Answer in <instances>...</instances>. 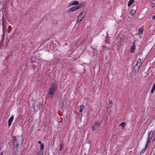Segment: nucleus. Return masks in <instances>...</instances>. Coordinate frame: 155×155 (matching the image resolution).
Returning <instances> with one entry per match:
<instances>
[{
    "label": "nucleus",
    "instance_id": "15",
    "mask_svg": "<svg viewBox=\"0 0 155 155\" xmlns=\"http://www.w3.org/2000/svg\"><path fill=\"white\" fill-rule=\"evenodd\" d=\"M64 147V144L62 142H61L60 146H59V150L60 151H61Z\"/></svg>",
    "mask_w": 155,
    "mask_h": 155
},
{
    "label": "nucleus",
    "instance_id": "30",
    "mask_svg": "<svg viewBox=\"0 0 155 155\" xmlns=\"http://www.w3.org/2000/svg\"><path fill=\"white\" fill-rule=\"evenodd\" d=\"M2 45H0V49H2Z\"/></svg>",
    "mask_w": 155,
    "mask_h": 155
},
{
    "label": "nucleus",
    "instance_id": "22",
    "mask_svg": "<svg viewBox=\"0 0 155 155\" xmlns=\"http://www.w3.org/2000/svg\"><path fill=\"white\" fill-rule=\"evenodd\" d=\"M84 6V5H83V3H81L80 4H79L78 6H77V7H78V9L81 8L83 6Z\"/></svg>",
    "mask_w": 155,
    "mask_h": 155
},
{
    "label": "nucleus",
    "instance_id": "25",
    "mask_svg": "<svg viewBox=\"0 0 155 155\" xmlns=\"http://www.w3.org/2000/svg\"><path fill=\"white\" fill-rule=\"evenodd\" d=\"M150 6L152 8H154L155 7V4L154 3H151L150 5Z\"/></svg>",
    "mask_w": 155,
    "mask_h": 155
},
{
    "label": "nucleus",
    "instance_id": "24",
    "mask_svg": "<svg viewBox=\"0 0 155 155\" xmlns=\"http://www.w3.org/2000/svg\"><path fill=\"white\" fill-rule=\"evenodd\" d=\"M126 124L125 123H124V122H122L121 123L120 125H119V126H122L123 127H124L125 125Z\"/></svg>",
    "mask_w": 155,
    "mask_h": 155
},
{
    "label": "nucleus",
    "instance_id": "8",
    "mask_svg": "<svg viewBox=\"0 0 155 155\" xmlns=\"http://www.w3.org/2000/svg\"><path fill=\"white\" fill-rule=\"evenodd\" d=\"M141 66L136 64L134 67V70L135 73L138 72Z\"/></svg>",
    "mask_w": 155,
    "mask_h": 155
},
{
    "label": "nucleus",
    "instance_id": "3",
    "mask_svg": "<svg viewBox=\"0 0 155 155\" xmlns=\"http://www.w3.org/2000/svg\"><path fill=\"white\" fill-rule=\"evenodd\" d=\"M101 125V123L99 121H95L91 128V131L97 130H99Z\"/></svg>",
    "mask_w": 155,
    "mask_h": 155
},
{
    "label": "nucleus",
    "instance_id": "1",
    "mask_svg": "<svg viewBox=\"0 0 155 155\" xmlns=\"http://www.w3.org/2000/svg\"><path fill=\"white\" fill-rule=\"evenodd\" d=\"M12 141L14 145L17 147L19 145V143L20 142H23L22 138L21 137L17 136L16 137H13L12 138Z\"/></svg>",
    "mask_w": 155,
    "mask_h": 155
},
{
    "label": "nucleus",
    "instance_id": "5",
    "mask_svg": "<svg viewBox=\"0 0 155 155\" xmlns=\"http://www.w3.org/2000/svg\"><path fill=\"white\" fill-rule=\"evenodd\" d=\"M84 12H81L78 16L77 19V23H78L81 22L84 18L85 14L83 15Z\"/></svg>",
    "mask_w": 155,
    "mask_h": 155
},
{
    "label": "nucleus",
    "instance_id": "28",
    "mask_svg": "<svg viewBox=\"0 0 155 155\" xmlns=\"http://www.w3.org/2000/svg\"><path fill=\"white\" fill-rule=\"evenodd\" d=\"M152 19L153 20H155V15H153L152 17Z\"/></svg>",
    "mask_w": 155,
    "mask_h": 155
},
{
    "label": "nucleus",
    "instance_id": "17",
    "mask_svg": "<svg viewBox=\"0 0 155 155\" xmlns=\"http://www.w3.org/2000/svg\"><path fill=\"white\" fill-rule=\"evenodd\" d=\"M134 0H130L128 3V6H130L131 5L134 3Z\"/></svg>",
    "mask_w": 155,
    "mask_h": 155
},
{
    "label": "nucleus",
    "instance_id": "14",
    "mask_svg": "<svg viewBox=\"0 0 155 155\" xmlns=\"http://www.w3.org/2000/svg\"><path fill=\"white\" fill-rule=\"evenodd\" d=\"M138 65H139L141 66L142 64V61L139 58L138 59L137 62V64Z\"/></svg>",
    "mask_w": 155,
    "mask_h": 155
},
{
    "label": "nucleus",
    "instance_id": "31",
    "mask_svg": "<svg viewBox=\"0 0 155 155\" xmlns=\"http://www.w3.org/2000/svg\"><path fill=\"white\" fill-rule=\"evenodd\" d=\"M64 102H63V103H62V107H63V106H64Z\"/></svg>",
    "mask_w": 155,
    "mask_h": 155
},
{
    "label": "nucleus",
    "instance_id": "36",
    "mask_svg": "<svg viewBox=\"0 0 155 155\" xmlns=\"http://www.w3.org/2000/svg\"><path fill=\"white\" fill-rule=\"evenodd\" d=\"M102 47H104V46H102Z\"/></svg>",
    "mask_w": 155,
    "mask_h": 155
},
{
    "label": "nucleus",
    "instance_id": "34",
    "mask_svg": "<svg viewBox=\"0 0 155 155\" xmlns=\"http://www.w3.org/2000/svg\"><path fill=\"white\" fill-rule=\"evenodd\" d=\"M44 61L45 62H47V61L46 60H44L43 62H44Z\"/></svg>",
    "mask_w": 155,
    "mask_h": 155
},
{
    "label": "nucleus",
    "instance_id": "16",
    "mask_svg": "<svg viewBox=\"0 0 155 155\" xmlns=\"http://www.w3.org/2000/svg\"><path fill=\"white\" fill-rule=\"evenodd\" d=\"M124 37H120V44H123V43L124 42Z\"/></svg>",
    "mask_w": 155,
    "mask_h": 155
},
{
    "label": "nucleus",
    "instance_id": "21",
    "mask_svg": "<svg viewBox=\"0 0 155 155\" xmlns=\"http://www.w3.org/2000/svg\"><path fill=\"white\" fill-rule=\"evenodd\" d=\"M5 36V32L4 31L3 32V35H2V36L1 41H2L4 40Z\"/></svg>",
    "mask_w": 155,
    "mask_h": 155
},
{
    "label": "nucleus",
    "instance_id": "9",
    "mask_svg": "<svg viewBox=\"0 0 155 155\" xmlns=\"http://www.w3.org/2000/svg\"><path fill=\"white\" fill-rule=\"evenodd\" d=\"M14 119V117L12 116L9 119L8 121V126L9 127L11 126L12 122Z\"/></svg>",
    "mask_w": 155,
    "mask_h": 155
},
{
    "label": "nucleus",
    "instance_id": "11",
    "mask_svg": "<svg viewBox=\"0 0 155 155\" xmlns=\"http://www.w3.org/2000/svg\"><path fill=\"white\" fill-rule=\"evenodd\" d=\"M143 29L142 27L140 28L138 31L139 33L137 34L138 35H142L143 33Z\"/></svg>",
    "mask_w": 155,
    "mask_h": 155
},
{
    "label": "nucleus",
    "instance_id": "20",
    "mask_svg": "<svg viewBox=\"0 0 155 155\" xmlns=\"http://www.w3.org/2000/svg\"><path fill=\"white\" fill-rule=\"evenodd\" d=\"M136 13V11L135 10L132 9L130 12V13L132 15H134Z\"/></svg>",
    "mask_w": 155,
    "mask_h": 155
},
{
    "label": "nucleus",
    "instance_id": "26",
    "mask_svg": "<svg viewBox=\"0 0 155 155\" xmlns=\"http://www.w3.org/2000/svg\"><path fill=\"white\" fill-rule=\"evenodd\" d=\"M37 155H43V153L41 152H38Z\"/></svg>",
    "mask_w": 155,
    "mask_h": 155
},
{
    "label": "nucleus",
    "instance_id": "6",
    "mask_svg": "<svg viewBox=\"0 0 155 155\" xmlns=\"http://www.w3.org/2000/svg\"><path fill=\"white\" fill-rule=\"evenodd\" d=\"M78 7H77V6H75L72 7L70 8L68 10V12L69 13H71L72 12L74 11L77 9H78Z\"/></svg>",
    "mask_w": 155,
    "mask_h": 155
},
{
    "label": "nucleus",
    "instance_id": "35",
    "mask_svg": "<svg viewBox=\"0 0 155 155\" xmlns=\"http://www.w3.org/2000/svg\"><path fill=\"white\" fill-rule=\"evenodd\" d=\"M155 140V139H153V141L154 142V141Z\"/></svg>",
    "mask_w": 155,
    "mask_h": 155
},
{
    "label": "nucleus",
    "instance_id": "10",
    "mask_svg": "<svg viewBox=\"0 0 155 155\" xmlns=\"http://www.w3.org/2000/svg\"><path fill=\"white\" fill-rule=\"evenodd\" d=\"M79 3L77 1H75L71 2L70 3V6H71L74 5H77Z\"/></svg>",
    "mask_w": 155,
    "mask_h": 155
},
{
    "label": "nucleus",
    "instance_id": "19",
    "mask_svg": "<svg viewBox=\"0 0 155 155\" xmlns=\"http://www.w3.org/2000/svg\"><path fill=\"white\" fill-rule=\"evenodd\" d=\"M155 90V83H154V84L153 85V87H152V88L151 90V93H153L154 91Z\"/></svg>",
    "mask_w": 155,
    "mask_h": 155
},
{
    "label": "nucleus",
    "instance_id": "7",
    "mask_svg": "<svg viewBox=\"0 0 155 155\" xmlns=\"http://www.w3.org/2000/svg\"><path fill=\"white\" fill-rule=\"evenodd\" d=\"M135 41H134L133 43V45L132 46L130 50V52L131 53H133L134 51L135 50Z\"/></svg>",
    "mask_w": 155,
    "mask_h": 155
},
{
    "label": "nucleus",
    "instance_id": "23",
    "mask_svg": "<svg viewBox=\"0 0 155 155\" xmlns=\"http://www.w3.org/2000/svg\"><path fill=\"white\" fill-rule=\"evenodd\" d=\"M40 149L42 150H43L44 149V145L42 143L40 145Z\"/></svg>",
    "mask_w": 155,
    "mask_h": 155
},
{
    "label": "nucleus",
    "instance_id": "32",
    "mask_svg": "<svg viewBox=\"0 0 155 155\" xmlns=\"http://www.w3.org/2000/svg\"><path fill=\"white\" fill-rule=\"evenodd\" d=\"M3 152H2L1 153H0V155H3Z\"/></svg>",
    "mask_w": 155,
    "mask_h": 155
},
{
    "label": "nucleus",
    "instance_id": "12",
    "mask_svg": "<svg viewBox=\"0 0 155 155\" xmlns=\"http://www.w3.org/2000/svg\"><path fill=\"white\" fill-rule=\"evenodd\" d=\"M85 108L84 106L82 104L80 106V109L79 110V112L80 113H81L84 110Z\"/></svg>",
    "mask_w": 155,
    "mask_h": 155
},
{
    "label": "nucleus",
    "instance_id": "29",
    "mask_svg": "<svg viewBox=\"0 0 155 155\" xmlns=\"http://www.w3.org/2000/svg\"><path fill=\"white\" fill-rule=\"evenodd\" d=\"M38 143L40 144V145L41 144H42V143L40 141H38Z\"/></svg>",
    "mask_w": 155,
    "mask_h": 155
},
{
    "label": "nucleus",
    "instance_id": "2",
    "mask_svg": "<svg viewBox=\"0 0 155 155\" xmlns=\"http://www.w3.org/2000/svg\"><path fill=\"white\" fill-rule=\"evenodd\" d=\"M57 83L55 82L53 83L51 86V87L49 91V94L51 95H53L55 94L54 91L57 88Z\"/></svg>",
    "mask_w": 155,
    "mask_h": 155
},
{
    "label": "nucleus",
    "instance_id": "18",
    "mask_svg": "<svg viewBox=\"0 0 155 155\" xmlns=\"http://www.w3.org/2000/svg\"><path fill=\"white\" fill-rule=\"evenodd\" d=\"M148 146H147L146 147V145L144 148L140 152V154H141L142 153H143L145 151V150H146L147 149V148Z\"/></svg>",
    "mask_w": 155,
    "mask_h": 155
},
{
    "label": "nucleus",
    "instance_id": "4",
    "mask_svg": "<svg viewBox=\"0 0 155 155\" xmlns=\"http://www.w3.org/2000/svg\"><path fill=\"white\" fill-rule=\"evenodd\" d=\"M153 134V131H150L148 134V137L147 139L146 147L147 146H149V143H150V140L152 138Z\"/></svg>",
    "mask_w": 155,
    "mask_h": 155
},
{
    "label": "nucleus",
    "instance_id": "33",
    "mask_svg": "<svg viewBox=\"0 0 155 155\" xmlns=\"http://www.w3.org/2000/svg\"><path fill=\"white\" fill-rule=\"evenodd\" d=\"M67 43H65V45H66V46H67Z\"/></svg>",
    "mask_w": 155,
    "mask_h": 155
},
{
    "label": "nucleus",
    "instance_id": "27",
    "mask_svg": "<svg viewBox=\"0 0 155 155\" xmlns=\"http://www.w3.org/2000/svg\"><path fill=\"white\" fill-rule=\"evenodd\" d=\"M109 104H110L111 105V106H112L113 104L112 102L111 101H110Z\"/></svg>",
    "mask_w": 155,
    "mask_h": 155
},
{
    "label": "nucleus",
    "instance_id": "13",
    "mask_svg": "<svg viewBox=\"0 0 155 155\" xmlns=\"http://www.w3.org/2000/svg\"><path fill=\"white\" fill-rule=\"evenodd\" d=\"M41 104H39L36 107H35V106L34 107V108L35 109V110H36V111H38V110H39L41 107Z\"/></svg>",
    "mask_w": 155,
    "mask_h": 155
}]
</instances>
